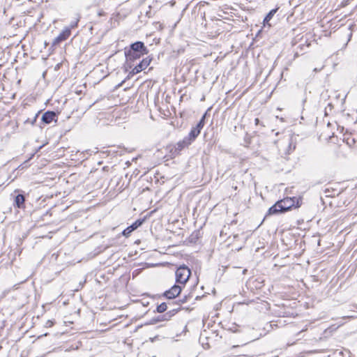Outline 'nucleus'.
<instances>
[{"label": "nucleus", "instance_id": "obj_17", "mask_svg": "<svg viewBox=\"0 0 357 357\" xmlns=\"http://www.w3.org/2000/svg\"><path fill=\"white\" fill-rule=\"evenodd\" d=\"M79 20H77V21L75 22V24L74 25H71V27H74L75 26H77V22H78Z\"/></svg>", "mask_w": 357, "mask_h": 357}, {"label": "nucleus", "instance_id": "obj_3", "mask_svg": "<svg viewBox=\"0 0 357 357\" xmlns=\"http://www.w3.org/2000/svg\"><path fill=\"white\" fill-rule=\"evenodd\" d=\"M151 60L152 59L149 56L146 57L130 71V74L133 75L145 70L150 65Z\"/></svg>", "mask_w": 357, "mask_h": 357}, {"label": "nucleus", "instance_id": "obj_15", "mask_svg": "<svg viewBox=\"0 0 357 357\" xmlns=\"http://www.w3.org/2000/svg\"><path fill=\"white\" fill-rule=\"evenodd\" d=\"M166 310H167V305L165 303L160 304L157 307V311L158 312H163L166 311Z\"/></svg>", "mask_w": 357, "mask_h": 357}, {"label": "nucleus", "instance_id": "obj_16", "mask_svg": "<svg viewBox=\"0 0 357 357\" xmlns=\"http://www.w3.org/2000/svg\"><path fill=\"white\" fill-rule=\"evenodd\" d=\"M53 326V322L50 320H48L47 322H46V326L47 327H51Z\"/></svg>", "mask_w": 357, "mask_h": 357}, {"label": "nucleus", "instance_id": "obj_6", "mask_svg": "<svg viewBox=\"0 0 357 357\" xmlns=\"http://www.w3.org/2000/svg\"><path fill=\"white\" fill-rule=\"evenodd\" d=\"M130 50L132 52H137L142 53V54H148L147 48L145 47L142 42H136L131 45Z\"/></svg>", "mask_w": 357, "mask_h": 357}, {"label": "nucleus", "instance_id": "obj_12", "mask_svg": "<svg viewBox=\"0 0 357 357\" xmlns=\"http://www.w3.org/2000/svg\"><path fill=\"white\" fill-rule=\"evenodd\" d=\"M24 197L22 195H18L15 197V204L17 208H24Z\"/></svg>", "mask_w": 357, "mask_h": 357}, {"label": "nucleus", "instance_id": "obj_18", "mask_svg": "<svg viewBox=\"0 0 357 357\" xmlns=\"http://www.w3.org/2000/svg\"><path fill=\"white\" fill-rule=\"evenodd\" d=\"M255 123H256V124H257L259 123V119H255Z\"/></svg>", "mask_w": 357, "mask_h": 357}, {"label": "nucleus", "instance_id": "obj_5", "mask_svg": "<svg viewBox=\"0 0 357 357\" xmlns=\"http://www.w3.org/2000/svg\"><path fill=\"white\" fill-rule=\"evenodd\" d=\"M204 116L201 121L198 123L196 127L193 128L190 132V140H194L200 133L201 130L204 126Z\"/></svg>", "mask_w": 357, "mask_h": 357}, {"label": "nucleus", "instance_id": "obj_4", "mask_svg": "<svg viewBox=\"0 0 357 357\" xmlns=\"http://www.w3.org/2000/svg\"><path fill=\"white\" fill-rule=\"evenodd\" d=\"M181 291V287L180 286L174 285L170 289L165 292L164 296L169 299H173L178 296Z\"/></svg>", "mask_w": 357, "mask_h": 357}, {"label": "nucleus", "instance_id": "obj_2", "mask_svg": "<svg viewBox=\"0 0 357 357\" xmlns=\"http://www.w3.org/2000/svg\"><path fill=\"white\" fill-rule=\"evenodd\" d=\"M176 281L178 283L185 284L191 275L190 270L186 266H181L176 271Z\"/></svg>", "mask_w": 357, "mask_h": 357}, {"label": "nucleus", "instance_id": "obj_1", "mask_svg": "<svg viewBox=\"0 0 357 357\" xmlns=\"http://www.w3.org/2000/svg\"><path fill=\"white\" fill-rule=\"evenodd\" d=\"M301 205V197H285L283 199L278 201L272 206L268 211V215H275L278 213H284L289 211L291 208H298Z\"/></svg>", "mask_w": 357, "mask_h": 357}, {"label": "nucleus", "instance_id": "obj_14", "mask_svg": "<svg viewBox=\"0 0 357 357\" xmlns=\"http://www.w3.org/2000/svg\"><path fill=\"white\" fill-rule=\"evenodd\" d=\"M187 145L185 141L178 142L176 144L173 145L175 148L181 152V151Z\"/></svg>", "mask_w": 357, "mask_h": 357}, {"label": "nucleus", "instance_id": "obj_7", "mask_svg": "<svg viewBox=\"0 0 357 357\" xmlns=\"http://www.w3.org/2000/svg\"><path fill=\"white\" fill-rule=\"evenodd\" d=\"M70 29L69 28L65 29L53 41V45H57L59 43L66 40L70 36Z\"/></svg>", "mask_w": 357, "mask_h": 357}, {"label": "nucleus", "instance_id": "obj_9", "mask_svg": "<svg viewBox=\"0 0 357 357\" xmlns=\"http://www.w3.org/2000/svg\"><path fill=\"white\" fill-rule=\"evenodd\" d=\"M56 114L54 112H46L42 116V121L50 123L55 120Z\"/></svg>", "mask_w": 357, "mask_h": 357}, {"label": "nucleus", "instance_id": "obj_11", "mask_svg": "<svg viewBox=\"0 0 357 357\" xmlns=\"http://www.w3.org/2000/svg\"><path fill=\"white\" fill-rule=\"evenodd\" d=\"M277 10H278V8L273 9L267 14V15L264 18V22H263L264 26H268V27L271 26V24H269V21L273 18V15L275 14Z\"/></svg>", "mask_w": 357, "mask_h": 357}, {"label": "nucleus", "instance_id": "obj_19", "mask_svg": "<svg viewBox=\"0 0 357 357\" xmlns=\"http://www.w3.org/2000/svg\"><path fill=\"white\" fill-rule=\"evenodd\" d=\"M35 121H36V119L31 122V124H33Z\"/></svg>", "mask_w": 357, "mask_h": 357}, {"label": "nucleus", "instance_id": "obj_10", "mask_svg": "<svg viewBox=\"0 0 357 357\" xmlns=\"http://www.w3.org/2000/svg\"><path fill=\"white\" fill-rule=\"evenodd\" d=\"M126 55L128 61H134V60H136L137 59H139L144 54H142V53H139V52H132L131 50H129L126 54Z\"/></svg>", "mask_w": 357, "mask_h": 357}, {"label": "nucleus", "instance_id": "obj_13", "mask_svg": "<svg viewBox=\"0 0 357 357\" xmlns=\"http://www.w3.org/2000/svg\"><path fill=\"white\" fill-rule=\"evenodd\" d=\"M168 149L169 150L171 158H175L180 153V151H178L173 145L169 146Z\"/></svg>", "mask_w": 357, "mask_h": 357}, {"label": "nucleus", "instance_id": "obj_8", "mask_svg": "<svg viewBox=\"0 0 357 357\" xmlns=\"http://www.w3.org/2000/svg\"><path fill=\"white\" fill-rule=\"evenodd\" d=\"M142 222L140 220L135 221L132 225L128 227L126 229L123 230V235L126 237L129 236L135 229H136L142 225Z\"/></svg>", "mask_w": 357, "mask_h": 357}]
</instances>
